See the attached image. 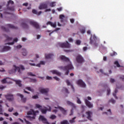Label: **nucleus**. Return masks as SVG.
I'll use <instances>...</instances> for the list:
<instances>
[{
	"label": "nucleus",
	"instance_id": "c9c22d12",
	"mask_svg": "<svg viewBox=\"0 0 124 124\" xmlns=\"http://www.w3.org/2000/svg\"><path fill=\"white\" fill-rule=\"evenodd\" d=\"M62 91L63 93H68V90H67V88L65 87H63L62 89Z\"/></svg>",
	"mask_w": 124,
	"mask_h": 124
},
{
	"label": "nucleus",
	"instance_id": "49530a36",
	"mask_svg": "<svg viewBox=\"0 0 124 124\" xmlns=\"http://www.w3.org/2000/svg\"><path fill=\"white\" fill-rule=\"evenodd\" d=\"M81 42L80 40H76V44H77V45H81Z\"/></svg>",
	"mask_w": 124,
	"mask_h": 124
},
{
	"label": "nucleus",
	"instance_id": "3c124183",
	"mask_svg": "<svg viewBox=\"0 0 124 124\" xmlns=\"http://www.w3.org/2000/svg\"><path fill=\"white\" fill-rule=\"evenodd\" d=\"M28 75H29V76H35V75L32 74L31 72L28 73Z\"/></svg>",
	"mask_w": 124,
	"mask_h": 124
},
{
	"label": "nucleus",
	"instance_id": "9b49d317",
	"mask_svg": "<svg viewBox=\"0 0 124 124\" xmlns=\"http://www.w3.org/2000/svg\"><path fill=\"white\" fill-rule=\"evenodd\" d=\"M58 45V46L62 47V48H70L71 47L70 44L67 41L64 43H59Z\"/></svg>",
	"mask_w": 124,
	"mask_h": 124
},
{
	"label": "nucleus",
	"instance_id": "338daca9",
	"mask_svg": "<svg viewBox=\"0 0 124 124\" xmlns=\"http://www.w3.org/2000/svg\"><path fill=\"white\" fill-rule=\"evenodd\" d=\"M50 11H51V9H46L45 11L46 12H50Z\"/></svg>",
	"mask_w": 124,
	"mask_h": 124
},
{
	"label": "nucleus",
	"instance_id": "c85d7f7f",
	"mask_svg": "<svg viewBox=\"0 0 124 124\" xmlns=\"http://www.w3.org/2000/svg\"><path fill=\"white\" fill-rule=\"evenodd\" d=\"M16 42H18V38H15L13 39V41L12 42H9L7 44H8V45H13L14 44L16 43Z\"/></svg>",
	"mask_w": 124,
	"mask_h": 124
},
{
	"label": "nucleus",
	"instance_id": "a18cd8bd",
	"mask_svg": "<svg viewBox=\"0 0 124 124\" xmlns=\"http://www.w3.org/2000/svg\"><path fill=\"white\" fill-rule=\"evenodd\" d=\"M108 102L110 103H112V104H114V103H116V101L113 99H111L108 101Z\"/></svg>",
	"mask_w": 124,
	"mask_h": 124
},
{
	"label": "nucleus",
	"instance_id": "72a5a7b5",
	"mask_svg": "<svg viewBox=\"0 0 124 124\" xmlns=\"http://www.w3.org/2000/svg\"><path fill=\"white\" fill-rule=\"evenodd\" d=\"M32 12L33 13V14H36L37 15H40V14L42 13V12L41 11H40L39 13L37 12V11H36L35 9H33Z\"/></svg>",
	"mask_w": 124,
	"mask_h": 124
},
{
	"label": "nucleus",
	"instance_id": "f257e3e1",
	"mask_svg": "<svg viewBox=\"0 0 124 124\" xmlns=\"http://www.w3.org/2000/svg\"><path fill=\"white\" fill-rule=\"evenodd\" d=\"M58 60L66 62V63L67 64V65L64 67L62 66L58 67L59 69L60 70L66 71L65 72V75H67L68 73H69V70H74V67L73 66V65H72L71 62H70L69 58L65 57L64 55H60L58 57Z\"/></svg>",
	"mask_w": 124,
	"mask_h": 124
},
{
	"label": "nucleus",
	"instance_id": "1a4fd4ad",
	"mask_svg": "<svg viewBox=\"0 0 124 124\" xmlns=\"http://www.w3.org/2000/svg\"><path fill=\"white\" fill-rule=\"evenodd\" d=\"M99 40V39L97 38L95 35H92L91 37L90 38V43L91 44H93V43L95 46L96 47V46H97V44H96L95 42L98 41Z\"/></svg>",
	"mask_w": 124,
	"mask_h": 124
},
{
	"label": "nucleus",
	"instance_id": "37998d69",
	"mask_svg": "<svg viewBox=\"0 0 124 124\" xmlns=\"http://www.w3.org/2000/svg\"><path fill=\"white\" fill-rule=\"evenodd\" d=\"M77 103H78V104H82V101H81V100L80 99V98L78 97H77Z\"/></svg>",
	"mask_w": 124,
	"mask_h": 124
},
{
	"label": "nucleus",
	"instance_id": "2eb2a0df",
	"mask_svg": "<svg viewBox=\"0 0 124 124\" xmlns=\"http://www.w3.org/2000/svg\"><path fill=\"white\" fill-rule=\"evenodd\" d=\"M39 121H40V122H42L44 124H50V123L48 122V120L42 115H40L39 117Z\"/></svg>",
	"mask_w": 124,
	"mask_h": 124
},
{
	"label": "nucleus",
	"instance_id": "9d476101",
	"mask_svg": "<svg viewBox=\"0 0 124 124\" xmlns=\"http://www.w3.org/2000/svg\"><path fill=\"white\" fill-rule=\"evenodd\" d=\"M39 92L43 94H46L48 95L49 89L48 88L40 87L38 89Z\"/></svg>",
	"mask_w": 124,
	"mask_h": 124
},
{
	"label": "nucleus",
	"instance_id": "864d4df0",
	"mask_svg": "<svg viewBox=\"0 0 124 124\" xmlns=\"http://www.w3.org/2000/svg\"><path fill=\"white\" fill-rule=\"evenodd\" d=\"M118 93V91H117V90H116L115 91V93H113V96H114V97H115V98H116V99H118V97H117L116 96V94H115V93Z\"/></svg>",
	"mask_w": 124,
	"mask_h": 124
},
{
	"label": "nucleus",
	"instance_id": "bb28decb",
	"mask_svg": "<svg viewBox=\"0 0 124 124\" xmlns=\"http://www.w3.org/2000/svg\"><path fill=\"white\" fill-rule=\"evenodd\" d=\"M21 53L22 56H23L24 57L28 56V51H27L26 49L22 48L21 50Z\"/></svg>",
	"mask_w": 124,
	"mask_h": 124
},
{
	"label": "nucleus",
	"instance_id": "bf43d9fd",
	"mask_svg": "<svg viewBox=\"0 0 124 124\" xmlns=\"http://www.w3.org/2000/svg\"><path fill=\"white\" fill-rule=\"evenodd\" d=\"M68 40L69 42H73V39L72 38H69Z\"/></svg>",
	"mask_w": 124,
	"mask_h": 124
},
{
	"label": "nucleus",
	"instance_id": "39448f33",
	"mask_svg": "<svg viewBox=\"0 0 124 124\" xmlns=\"http://www.w3.org/2000/svg\"><path fill=\"white\" fill-rule=\"evenodd\" d=\"M36 108H38L40 110L42 114H46L47 113V111L49 112H51L52 111V108L50 106L48 108H46V107L42 108V107L40 106L39 104H36Z\"/></svg>",
	"mask_w": 124,
	"mask_h": 124
},
{
	"label": "nucleus",
	"instance_id": "13d9d810",
	"mask_svg": "<svg viewBox=\"0 0 124 124\" xmlns=\"http://www.w3.org/2000/svg\"><path fill=\"white\" fill-rule=\"evenodd\" d=\"M3 89H5V86L3 85H0V90H3Z\"/></svg>",
	"mask_w": 124,
	"mask_h": 124
},
{
	"label": "nucleus",
	"instance_id": "4be33fe9",
	"mask_svg": "<svg viewBox=\"0 0 124 124\" xmlns=\"http://www.w3.org/2000/svg\"><path fill=\"white\" fill-rule=\"evenodd\" d=\"M30 24L31 25H32V26H33V27H35L36 29H39V25L36 22L34 21H31Z\"/></svg>",
	"mask_w": 124,
	"mask_h": 124
},
{
	"label": "nucleus",
	"instance_id": "774afa93",
	"mask_svg": "<svg viewBox=\"0 0 124 124\" xmlns=\"http://www.w3.org/2000/svg\"><path fill=\"white\" fill-rule=\"evenodd\" d=\"M0 72H5V70H4L3 68H2L0 69Z\"/></svg>",
	"mask_w": 124,
	"mask_h": 124
},
{
	"label": "nucleus",
	"instance_id": "2f4dec72",
	"mask_svg": "<svg viewBox=\"0 0 124 124\" xmlns=\"http://www.w3.org/2000/svg\"><path fill=\"white\" fill-rule=\"evenodd\" d=\"M11 49V47H10V46H4L2 52H4L5 51H9V50H10Z\"/></svg>",
	"mask_w": 124,
	"mask_h": 124
},
{
	"label": "nucleus",
	"instance_id": "423d86ee",
	"mask_svg": "<svg viewBox=\"0 0 124 124\" xmlns=\"http://www.w3.org/2000/svg\"><path fill=\"white\" fill-rule=\"evenodd\" d=\"M59 105H60V102H55L53 103V106L54 107V108L55 109H59V110H60V111H61V112H62V113L64 115H66V110H65V109L63 108H62Z\"/></svg>",
	"mask_w": 124,
	"mask_h": 124
},
{
	"label": "nucleus",
	"instance_id": "7c9ffc66",
	"mask_svg": "<svg viewBox=\"0 0 124 124\" xmlns=\"http://www.w3.org/2000/svg\"><path fill=\"white\" fill-rule=\"evenodd\" d=\"M119 62H120V60H119L118 61H115L114 62V64L116 65L117 67H120L121 68H124V66H121V65H120V64L119 63Z\"/></svg>",
	"mask_w": 124,
	"mask_h": 124
},
{
	"label": "nucleus",
	"instance_id": "e2e57ef3",
	"mask_svg": "<svg viewBox=\"0 0 124 124\" xmlns=\"http://www.w3.org/2000/svg\"><path fill=\"white\" fill-rule=\"evenodd\" d=\"M58 11H62V7L58 8L57 9Z\"/></svg>",
	"mask_w": 124,
	"mask_h": 124
},
{
	"label": "nucleus",
	"instance_id": "de8ad7c7",
	"mask_svg": "<svg viewBox=\"0 0 124 124\" xmlns=\"http://www.w3.org/2000/svg\"><path fill=\"white\" fill-rule=\"evenodd\" d=\"M53 79H55V80L58 81V82H60V81H61V78H58V77H54Z\"/></svg>",
	"mask_w": 124,
	"mask_h": 124
},
{
	"label": "nucleus",
	"instance_id": "5701e85b",
	"mask_svg": "<svg viewBox=\"0 0 124 124\" xmlns=\"http://www.w3.org/2000/svg\"><path fill=\"white\" fill-rule=\"evenodd\" d=\"M54 55L53 53H47L45 54V58L47 60H49V59H52V58H54Z\"/></svg>",
	"mask_w": 124,
	"mask_h": 124
},
{
	"label": "nucleus",
	"instance_id": "8fccbe9b",
	"mask_svg": "<svg viewBox=\"0 0 124 124\" xmlns=\"http://www.w3.org/2000/svg\"><path fill=\"white\" fill-rule=\"evenodd\" d=\"M4 64H5V61H0V65H4Z\"/></svg>",
	"mask_w": 124,
	"mask_h": 124
},
{
	"label": "nucleus",
	"instance_id": "412c9836",
	"mask_svg": "<svg viewBox=\"0 0 124 124\" xmlns=\"http://www.w3.org/2000/svg\"><path fill=\"white\" fill-rule=\"evenodd\" d=\"M85 104L89 107V108H93V105L92 103H91L90 101H88L87 99H85Z\"/></svg>",
	"mask_w": 124,
	"mask_h": 124
},
{
	"label": "nucleus",
	"instance_id": "20e7f679",
	"mask_svg": "<svg viewBox=\"0 0 124 124\" xmlns=\"http://www.w3.org/2000/svg\"><path fill=\"white\" fill-rule=\"evenodd\" d=\"M39 111L36 110L35 111L33 110V109H31L27 113V116L26 117L27 119H29L30 121H32V120H34L35 119V115L39 114Z\"/></svg>",
	"mask_w": 124,
	"mask_h": 124
},
{
	"label": "nucleus",
	"instance_id": "0eeeda50",
	"mask_svg": "<svg viewBox=\"0 0 124 124\" xmlns=\"http://www.w3.org/2000/svg\"><path fill=\"white\" fill-rule=\"evenodd\" d=\"M66 104L68 105H70V106H72V109L71 110V114H70V116H72V115H73V110H75V111L77 110V106L75 105V104L71 103V102L69 101H66Z\"/></svg>",
	"mask_w": 124,
	"mask_h": 124
},
{
	"label": "nucleus",
	"instance_id": "c03bdc74",
	"mask_svg": "<svg viewBox=\"0 0 124 124\" xmlns=\"http://www.w3.org/2000/svg\"><path fill=\"white\" fill-rule=\"evenodd\" d=\"M60 30H61V28H56L54 31H52V32L49 33V35H51L53 32H54V31H60Z\"/></svg>",
	"mask_w": 124,
	"mask_h": 124
},
{
	"label": "nucleus",
	"instance_id": "6ab92c4d",
	"mask_svg": "<svg viewBox=\"0 0 124 124\" xmlns=\"http://www.w3.org/2000/svg\"><path fill=\"white\" fill-rule=\"evenodd\" d=\"M6 99L9 100V101H12L13 100L14 97L12 94H7L5 95Z\"/></svg>",
	"mask_w": 124,
	"mask_h": 124
},
{
	"label": "nucleus",
	"instance_id": "c756f323",
	"mask_svg": "<svg viewBox=\"0 0 124 124\" xmlns=\"http://www.w3.org/2000/svg\"><path fill=\"white\" fill-rule=\"evenodd\" d=\"M66 16H64L63 15H61L59 16V19H60L61 22H63L65 20V19H66Z\"/></svg>",
	"mask_w": 124,
	"mask_h": 124
},
{
	"label": "nucleus",
	"instance_id": "f704fd0d",
	"mask_svg": "<svg viewBox=\"0 0 124 124\" xmlns=\"http://www.w3.org/2000/svg\"><path fill=\"white\" fill-rule=\"evenodd\" d=\"M1 103H2V101L0 100V115H3L2 112H3V110H2V107L1 106Z\"/></svg>",
	"mask_w": 124,
	"mask_h": 124
},
{
	"label": "nucleus",
	"instance_id": "79ce46f5",
	"mask_svg": "<svg viewBox=\"0 0 124 124\" xmlns=\"http://www.w3.org/2000/svg\"><path fill=\"white\" fill-rule=\"evenodd\" d=\"M6 39L9 42H10L11 41H12V38L8 36H6Z\"/></svg>",
	"mask_w": 124,
	"mask_h": 124
},
{
	"label": "nucleus",
	"instance_id": "a19ab883",
	"mask_svg": "<svg viewBox=\"0 0 124 124\" xmlns=\"http://www.w3.org/2000/svg\"><path fill=\"white\" fill-rule=\"evenodd\" d=\"M75 119H76V117H75L73 118H72V119L70 120L69 121L70 123L71 124H74V123H75Z\"/></svg>",
	"mask_w": 124,
	"mask_h": 124
},
{
	"label": "nucleus",
	"instance_id": "603ef678",
	"mask_svg": "<svg viewBox=\"0 0 124 124\" xmlns=\"http://www.w3.org/2000/svg\"><path fill=\"white\" fill-rule=\"evenodd\" d=\"M58 109H59V108L53 109L52 110L53 113H55V114H56V113H57V112H58Z\"/></svg>",
	"mask_w": 124,
	"mask_h": 124
},
{
	"label": "nucleus",
	"instance_id": "ddd939ff",
	"mask_svg": "<svg viewBox=\"0 0 124 124\" xmlns=\"http://www.w3.org/2000/svg\"><path fill=\"white\" fill-rule=\"evenodd\" d=\"M12 80L13 79L9 78H5L1 80L0 82L2 84H12Z\"/></svg>",
	"mask_w": 124,
	"mask_h": 124
},
{
	"label": "nucleus",
	"instance_id": "4c0bfd02",
	"mask_svg": "<svg viewBox=\"0 0 124 124\" xmlns=\"http://www.w3.org/2000/svg\"><path fill=\"white\" fill-rule=\"evenodd\" d=\"M22 48V46L18 45L16 46H15V50H18V49H21Z\"/></svg>",
	"mask_w": 124,
	"mask_h": 124
},
{
	"label": "nucleus",
	"instance_id": "7ed1b4c3",
	"mask_svg": "<svg viewBox=\"0 0 124 124\" xmlns=\"http://www.w3.org/2000/svg\"><path fill=\"white\" fill-rule=\"evenodd\" d=\"M16 70H17L18 73H22L21 70H25V67H24L23 65H20L19 66L14 65L13 68L9 70V73H10V74L15 73Z\"/></svg>",
	"mask_w": 124,
	"mask_h": 124
},
{
	"label": "nucleus",
	"instance_id": "e433bc0d",
	"mask_svg": "<svg viewBox=\"0 0 124 124\" xmlns=\"http://www.w3.org/2000/svg\"><path fill=\"white\" fill-rule=\"evenodd\" d=\"M49 119L51 120H55V119H57V116L55 115H51L49 116Z\"/></svg>",
	"mask_w": 124,
	"mask_h": 124
},
{
	"label": "nucleus",
	"instance_id": "f8f14e48",
	"mask_svg": "<svg viewBox=\"0 0 124 124\" xmlns=\"http://www.w3.org/2000/svg\"><path fill=\"white\" fill-rule=\"evenodd\" d=\"M93 115V112L91 111H87L86 112L85 115L83 114L82 117V118H87L90 121H93V119L92 118V116Z\"/></svg>",
	"mask_w": 124,
	"mask_h": 124
},
{
	"label": "nucleus",
	"instance_id": "0e129e2a",
	"mask_svg": "<svg viewBox=\"0 0 124 124\" xmlns=\"http://www.w3.org/2000/svg\"><path fill=\"white\" fill-rule=\"evenodd\" d=\"M14 109L13 108H10L8 109V111L9 112H12V111H13Z\"/></svg>",
	"mask_w": 124,
	"mask_h": 124
},
{
	"label": "nucleus",
	"instance_id": "5fc2aeb1",
	"mask_svg": "<svg viewBox=\"0 0 124 124\" xmlns=\"http://www.w3.org/2000/svg\"><path fill=\"white\" fill-rule=\"evenodd\" d=\"M46 80H52V77L46 76Z\"/></svg>",
	"mask_w": 124,
	"mask_h": 124
},
{
	"label": "nucleus",
	"instance_id": "58836bf2",
	"mask_svg": "<svg viewBox=\"0 0 124 124\" xmlns=\"http://www.w3.org/2000/svg\"><path fill=\"white\" fill-rule=\"evenodd\" d=\"M61 124H69L67 120H63L61 122Z\"/></svg>",
	"mask_w": 124,
	"mask_h": 124
},
{
	"label": "nucleus",
	"instance_id": "6e6552de",
	"mask_svg": "<svg viewBox=\"0 0 124 124\" xmlns=\"http://www.w3.org/2000/svg\"><path fill=\"white\" fill-rule=\"evenodd\" d=\"M12 4H14V2L11 0H10L8 2V4H7V9L6 10H4V13H9L8 11H13L14 10V8L13 7H9V6L12 5Z\"/></svg>",
	"mask_w": 124,
	"mask_h": 124
},
{
	"label": "nucleus",
	"instance_id": "680f3d73",
	"mask_svg": "<svg viewBox=\"0 0 124 124\" xmlns=\"http://www.w3.org/2000/svg\"><path fill=\"white\" fill-rule=\"evenodd\" d=\"M9 28H11V29H14V28H15V27H14V26H13V25L9 24Z\"/></svg>",
	"mask_w": 124,
	"mask_h": 124
},
{
	"label": "nucleus",
	"instance_id": "6e6d98bb",
	"mask_svg": "<svg viewBox=\"0 0 124 124\" xmlns=\"http://www.w3.org/2000/svg\"><path fill=\"white\" fill-rule=\"evenodd\" d=\"M111 56L113 57V56H117V54L115 52H113L112 53H111Z\"/></svg>",
	"mask_w": 124,
	"mask_h": 124
},
{
	"label": "nucleus",
	"instance_id": "09e8293b",
	"mask_svg": "<svg viewBox=\"0 0 124 124\" xmlns=\"http://www.w3.org/2000/svg\"><path fill=\"white\" fill-rule=\"evenodd\" d=\"M31 82L32 83H36L37 82V79L35 78L31 79Z\"/></svg>",
	"mask_w": 124,
	"mask_h": 124
},
{
	"label": "nucleus",
	"instance_id": "f03ea898",
	"mask_svg": "<svg viewBox=\"0 0 124 124\" xmlns=\"http://www.w3.org/2000/svg\"><path fill=\"white\" fill-rule=\"evenodd\" d=\"M37 59H39V55L36 54L35 57L32 60H30L29 62V63L30 65H31V66H37V67H40L41 65H44L45 64V62L44 61H40V63L36 64L34 63H31V62H37Z\"/></svg>",
	"mask_w": 124,
	"mask_h": 124
},
{
	"label": "nucleus",
	"instance_id": "f3484780",
	"mask_svg": "<svg viewBox=\"0 0 124 124\" xmlns=\"http://www.w3.org/2000/svg\"><path fill=\"white\" fill-rule=\"evenodd\" d=\"M77 84L79 86V87H81V88H85L86 87V84L83 82L82 80L79 79L77 81Z\"/></svg>",
	"mask_w": 124,
	"mask_h": 124
},
{
	"label": "nucleus",
	"instance_id": "aec40b11",
	"mask_svg": "<svg viewBox=\"0 0 124 124\" xmlns=\"http://www.w3.org/2000/svg\"><path fill=\"white\" fill-rule=\"evenodd\" d=\"M50 72L52 73V74H55L58 76H61V75H62V73L57 70H52L50 71Z\"/></svg>",
	"mask_w": 124,
	"mask_h": 124
},
{
	"label": "nucleus",
	"instance_id": "a878e982",
	"mask_svg": "<svg viewBox=\"0 0 124 124\" xmlns=\"http://www.w3.org/2000/svg\"><path fill=\"white\" fill-rule=\"evenodd\" d=\"M46 3H48L49 6H50V7H55L57 3L56 1H51V2L47 1L46 2Z\"/></svg>",
	"mask_w": 124,
	"mask_h": 124
},
{
	"label": "nucleus",
	"instance_id": "cd10ccee",
	"mask_svg": "<svg viewBox=\"0 0 124 124\" xmlns=\"http://www.w3.org/2000/svg\"><path fill=\"white\" fill-rule=\"evenodd\" d=\"M65 82L66 83L67 86H70L73 91H74V87H73V85L72 84L71 82H70V81H69V80L66 79L65 80Z\"/></svg>",
	"mask_w": 124,
	"mask_h": 124
},
{
	"label": "nucleus",
	"instance_id": "4d7b16f0",
	"mask_svg": "<svg viewBox=\"0 0 124 124\" xmlns=\"http://www.w3.org/2000/svg\"><path fill=\"white\" fill-rule=\"evenodd\" d=\"M40 38H41V35H40V34L37 35L36 39H39Z\"/></svg>",
	"mask_w": 124,
	"mask_h": 124
},
{
	"label": "nucleus",
	"instance_id": "473e14b6",
	"mask_svg": "<svg viewBox=\"0 0 124 124\" xmlns=\"http://www.w3.org/2000/svg\"><path fill=\"white\" fill-rule=\"evenodd\" d=\"M25 90H27V91H29V92H31V93H34V89L31 87H26Z\"/></svg>",
	"mask_w": 124,
	"mask_h": 124
},
{
	"label": "nucleus",
	"instance_id": "69168bd1",
	"mask_svg": "<svg viewBox=\"0 0 124 124\" xmlns=\"http://www.w3.org/2000/svg\"><path fill=\"white\" fill-rule=\"evenodd\" d=\"M107 94L108 95H109V94H110V89H107Z\"/></svg>",
	"mask_w": 124,
	"mask_h": 124
},
{
	"label": "nucleus",
	"instance_id": "b1692460",
	"mask_svg": "<svg viewBox=\"0 0 124 124\" xmlns=\"http://www.w3.org/2000/svg\"><path fill=\"white\" fill-rule=\"evenodd\" d=\"M12 80L14 81L18 87H22V86H23L22 84V81L19 79H12Z\"/></svg>",
	"mask_w": 124,
	"mask_h": 124
},
{
	"label": "nucleus",
	"instance_id": "052dcab7",
	"mask_svg": "<svg viewBox=\"0 0 124 124\" xmlns=\"http://www.w3.org/2000/svg\"><path fill=\"white\" fill-rule=\"evenodd\" d=\"M13 115L14 116H16V117H17V116L19 115V113L18 112H16L13 113Z\"/></svg>",
	"mask_w": 124,
	"mask_h": 124
},
{
	"label": "nucleus",
	"instance_id": "a211bd4d",
	"mask_svg": "<svg viewBox=\"0 0 124 124\" xmlns=\"http://www.w3.org/2000/svg\"><path fill=\"white\" fill-rule=\"evenodd\" d=\"M17 96H19V97H20L22 102H23L24 103H25V102L27 101V98L24 97L23 94L21 93H17Z\"/></svg>",
	"mask_w": 124,
	"mask_h": 124
},
{
	"label": "nucleus",
	"instance_id": "dca6fc26",
	"mask_svg": "<svg viewBox=\"0 0 124 124\" xmlns=\"http://www.w3.org/2000/svg\"><path fill=\"white\" fill-rule=\"evenodd\" d=\"M47 7H48V5L47 4V2L46 3H41V4H40V5L38 7V8H39V9L41 10L42 9H45V8H47Z\"/></svg>",
	"mask_w": 124,
	"mask_h": 124
},
{
	"label": "nucleus",
	"instance_id": "393cba45",
	"mask_svg": "<svg viewBox=\"0 0 124 124\" xmlns=\"http://www.w3.org/2000/svg\"><path fill=\"white\" fill-rule=\"evenodd\" d=\"M46 25H47V26H48V25H49V26H51V27H52V28H56V27H57V23L56 22L53 23L51 21H48L46 23Z\"/></svg>",
	"mask_w": 124,
	"mask_h": 124
},
{
	"label": "nucleus",
	"instance_id": "ea45409f",
	"mask_svg": "<svg viewBox=\"0 0 124 124\" xmlns=\"http://www.w3.org/2000/svg\"><path fill=\"white\" fill-rule=\"evenodd\" d=\"M32 99H38L39 98V97L38 96V95L36 94L32 96Z\"/></svg>",
	"mask_w": 124,
	"mask_h": 124
},
{
	"label": "nucleus",
	"instance_id": "4468645a",
	"mask_svg": "<svg viewBox=\"0 0 124 124\" xmlns=\"http://www.w3.org/2000/svg\"><path fill=\"white\" fill-rule=\"evenodd\" d=\"M76 61L78 62V63H82L84 62V58L82 57L81 55H78L76 57Z\"/></svg>",
	"mask_w": 124,
	"mask_h": 124
}]
</instances>
